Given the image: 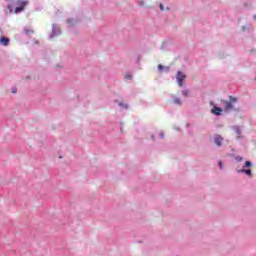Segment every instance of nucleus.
Returning a JSON list of instances; mask_svg holds the SVG:
<instances>
[{"instance_id":"f257e3e1","label":"nucleus","mask_w":256,"mask_h":256,"mask_svg":"<svg viewBox=\"0 0 256 256\" xmlns=\"http://www.w3.org/2000/svg\"><path fill=\"white\" fill-rule=\"evenodd\" d=\"M221 103L223 104L224 111H233L235 109L233 103H237V98L230 96V102L226 100H221Z\"/></svg>"},{"instance_id":"f03ea898","label":"nucleus","mask_w":256,"mask_h":256,"mask_svg":"<svg viewBox=\"0 0 256 256\" xmlns=\"http://www.w3.org/2000/svg\"><path fill=\"white\" fill-rule=\"evenodd\" d=\"M27 1H19L18 2V7L15 8L14 12L15 13H21V11L25 10V7L27 6Z\"/></svg>"},{"instance_id":"7ed1b4c3","label":"nucleus","mask_w":256,"mask_h":256,"mask_svg":"<svg viewBox=\"0 0 256 256\" xmlns=\"http://www.w3.org/2000/svg\"><path fill=\"white\" fill-rule=\"evenodd\" d=\"M187 76L183 74L181 71H178L176 79L178 81L179 87H183V80L186 79Z\"/></svg>"},{"instance_id":"20e7f679","label":"nucleus","mask_w":256,"mask_h":256,"mask_svg":"<svg viewBox=\"0 0 256 256\" xmlns=\"http://www.w3.org/2000/svg\"><path fill=\"white\" fill-rule=\"evenodd\" d=\"M212 113L213 115H221V113H223V109L221 107L214 106Z\"/></svg>"},{"instance_id":"39448f33","label":"nucleus","mask_w":256,"mask_h":256,"mask_svg":"<svg viewBox=\"0 0 256 256\" xmlns=\"http://www.w3.org/2000/svg\"><path fill=\"white\" fill-rule=\"evenodd\" d=\"M214 141L218 147H221V144L223 143V138L221 136H216Z\"/></svg>"},{"instance_id":"423d86ee","label":"nucleus","mask_w":256,"mask_h":256,"mask_svg":"<svg viewBox=\"0 0 256 256\" xmlns=\"http://www.w3.org/2000/svg\"><path fill=\"white\" fill-rule=\"evenodd\" d=\"M0 43H2L4 47H7V45H9V38H5V37L0 38Z\"/></svg>"},{"instance_id":"0eeeda50","label":"nucleus","mask_w":256,"mask_h":256,"mask_svg":"<svg viewBox=\"0 0 256 256\" xmlns=\"http://www.w3.org/2000/svg\"><path fill=\"white\" fill-rule=\"evenodd\" d=\"M173 103H174L175 105H181V100H180L179 98H175V99L173 100Z\"/></svg>"},{"instance_id":"6e6552de","label":"nucleus","mask_w":256,"mask_h":256,"mask_svg":"<svg viewBox=\"0 0 256 256\" xmlns=\"http://www.w3.org/2000/svg\"><path fill=\"white\" fill-rule=\"evenodd\" d=\"M240 172H241V173H246V175L251 176V170L242 169V170H240Z\"/></svg>"},{"instance_id":"1a4fd4ad","label":"nucleus","mask_w":256,"mask_h":256,"mask_svg":"<svg viewBox=\"0 0 256 256\" xmlns=\"http://www.w3.org/2000/svg\"><path fill=\"white\" fill-rule=\"evenodd\" d=\"M182 95H183L184 97H187V95H189V91L183 90V91H182Z\"/></svg>"},{"instance_id":"9d476101","label":"nucleus","mask_w":256,"mask_h":256,"mask_svg":"<svg viewBox=\"0 0 256 256\" xmlns=\"http://www.w3.org/2000/svg\"><path fill=\"white\" fill-rule=\"evenodd\" d=\"M163 69H165V67L161 64L158 65V71H163Z\"/></svg>"},{"instance_id":"9b49d317","label":"nucleus","mask_w":256,"mask_h":256,"mask_svg":"<svg viewBox=\"0 0 256 256\" xmlns=\"http://www.w3.org/2000/svg\"><path fill=\"white\" fill-rule=\"evenodd\" d=\"M235 159H236V161H243V157H241V156H236Z\"/></svg>"},{"instance_id":"f8f14e48","label":"nucleus","mask_w":256,"mask_h":256,"mask_svg":"<svg viewBox=\"0 0 256 256\" xmlns=\"http://www.w3.org/2000/svg\"><path fill=\"white\" fill-rule=\"evenodd\" d=\"M244 167H251V162L246 161Z\"/></svg>"},{"instance_id":"ddd939ff","label":"nucleus","mask_w":256,"mask_h":256,"mask_svg":"<svg viewBox=\"0 0 256 256\" xmlns=\"http://www.w3.org/2000/svg\"><path fill=\"white\" fill-rule=\"evenodd\" d=\"M125 79H132V76H131V74H126V76H125Z\"/></svg>"},{"instance_id":"4468645a","label":"nucleus","mask_w":256,"mask_h":256,"mask_svg":"<svg viewBox=\"0 0 256 256\" xmlns=\"http://www.w3.org/2000/svg\"><path fill=\"white\" fill-rule=\"evenodd\" d=\"M219 167H220V169H223V162L222 161H219Z\"/></svg>"},{"instance_id":"2eb2a0df","label":"nucleus","mask_w":256,"mask_h":256,"mask_svg":"<svg viewBox=\"0 0 256 256\" xmlns=\"http://www.w3.org/2000/svg\"><path fill=\"white\" fill-rule=\"evenodd\" d=\"M11 92L12 93H17V88H12Z\"/></svg>"},{"instance_id":"dca6fc26","label":"nucleus","mask_w":256,"mask_h":256,"mask_svg":"<svg viewBox=\"0 0 256 256\" xmlns=\"http://www.w3.org/2000/svg\"><path fill=\"white\" fill-rule=\"evenodd\" d=\"M161 11H165V8L163 7V4H160Z\"/></svg>"}]
</instances>
